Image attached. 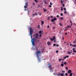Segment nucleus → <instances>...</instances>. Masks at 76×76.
Wrapping results in <instances>:
<instances>
[{"label":"nucleus","instance_id":"49","mask_svg":"<svg viewBox=\"0 0 76 76\" xmlns=\"http://www.w3.org/2000/svg\"><path fill=\"white\" fill-rule=\"evenodd\" d=\"M57 18H58V17H59V15H58L57 16Z\"/></svg>","mask_w":76,"mask_h":76},{"label":"nucleus","instance_id":"24","mask_svg":"<svg viewBox=\"0 0 76 76\" xmlns=\"http://www.w3.org/2000/svg\"><path fill=\"white\" fill-rule=\"evenodd\" d=\"M59 25L61 26H62V24L61 23H59Z\"/></svg>","mask_w":76,"mask_h":76},{"label":"nucleus","instance_id":"48","mask_svg":"<svg viewBox=\"0 0 76 76\" xmlns=\"http://www.w3.org/2000/svg\"><path fill=\"white\" fill-rule=\"evenodd\" d=\"M52 7L51 5H49V7Z\"/></svg>","mask_w":76,"mask_h":76},{"label":"nucleus","instance_id":"47","mask_svg":"<svg viewBox=\"0 0 76 76\" xmlns=\"http://www.w3.org/2000/svg\"><path fill=\"white\" fill-rule=\"evenodd\" d=\"M66 57L67 58H69V56H66Z\"/></svg>","mask_w":76,"mask_h":76},{"label":"nucleus","instance_id":"17","mask_svg":"<svg viewBox=\"0 0 76 76\" xmlns=\"http://www.w3.org/2000/svg\"><path fill=\"white\" fill-rule=\"evenodd\" d=\"M52 28H53V29H56V28L55 26H53L52 27Z\"/></svg>","mask_w":76,"mask_h":76},{"label":"nucleus","instance_id":"1","mask_svg":"<svg viewBox=\"0 0 76 76\" xmlns=\"http://www.w3.org/2000/svg\"><path fill=\"white\" fill-rule=\"evenodd\" d=\"M38 33L35 34L33 35V37L34 38L33 39H31V42L32 44V45H34V46H35V45L34 44V41L35 40L36 41H37V42H38L39 41L38 40Z\"/></svg>","mask_w":76,"mask_h":76},{"label":"nucleus","instance_id":"45","mask_svg":"<svg viewBox=\"0 0 76 76\" xmlns=\"http://www.w3.org/2000/svg\"><path fill=\"white\" fill-rule=\"evenodd\" d=\"M64 59H66V57L65 56L64 57Z\"/></svg>","mask_w":76,"mask_h":76},{"label":"nucleus","instance_id":"31","mask_svg":"<svg viewBox=\"0 0 76 76\" xmlns=\"http://www.w3.org/2000/svg\"><path fill=\"white\" fill-rule=\"evenodd\" d=\"M39 34H41L42 32L41 31H39Z\"/></svg>","mask_w":76,"mask_h":76},{"label":"nucleus","instance_id":"32","mask_svg":"<svg viewBox=\"0 0 76 76\" xmlns=\"http://www.w3.org/2000/svg\"><path fill=\"white\" fill-rule=\"evenodd\" d=\"M61 4H63V0H61Z\"/></svg>","mask_w":76,"mask_h":76},{"label":"nucleus","instance_id":"37","mask_svg":"<svg viewBox=\"0 0 76 76\" xmlns=\"http://www.w3.org/2000/svg\"><path fill=\"white\" fill-rule=\"evenodd\" d=\"M56 53H58V50H56Z\"/></svg>","mask_w":76,"mask_h":76},{"label":"nucleus","instance_id":"41","mask_svg":"<svg viewBox=\"0 0 76 76\" xmlns=\"http://www.w3.org/2000/svg\"><path fill=\"white\" fill-rule=\"evenodd\" d=\"M58 75H61V74L60 73H58Z\"/></svg>","mask_w":76,"mask_h":76},{"label":"nucleus","instance_id":"19","mask_svg":"<svg viewBox=\"0 0 76 76\" xmlns=\"http://www.w3.org/2000/svg\"><path fill=\"white\" fill-rule=\"evenodd\" d=\"M61 11H63V7H61Z\"/></svg>","mask_w":76,"mask_h":76},{"label":"nucleus","instance_id":"43","mask_svg":"<svg viewBox=\"0 0 76 76\" xmlns=\"http://www.w3.org/2000/svg\"><path fill=\"white\" fill-rule=\"evenodd\" d=\"M68 26V28H71V26Z\"/></svg>","mask_w":76,"mask_h":76},{"label":"nucleus","instance_id":"40","mask_svg":"<svg viewBox=\"0 0 76 76\" xmlns=\"http://www.w3.org/2000/svg\"><path fill=\"white\" fill-rule=\"evenodd\" d=\"M63 13H61V16H63Z\"/></svg>","mask_w":76,"mask_h":76},{"label":"nucleus","instance_id":"64","mask_svg":"<svg viewBox=\"0 0 76 76\" xmlns=\"http://www.w3.org/2000/svg\"><path fill=\"white\" fill-rule=\"evenodd\" d=\"M35 15V14H34L33 15V16H34Z\"/></svg>","mask_w":76,"mask_h":76},{"label":"nucleus","instance_id":"60","mask_svg":"<svg viewBox=\"0 0 76 76\" xmlns=\"http://www.w3.org/2000/svg\"><path fill=\"white\" fill-rule=\"evenodd\" d=\"M69 43H68V44L66 45H69Z\"/></svg>","mask_w":76,"mask_h":76},{"label":"nucleus","instance_id":"34","mask_svg":"<svg viewBox=\"0 0 76 76\" xmlns=\"http://www.w3.org/2000/svg\"><path fill=\"white\" fill-rule=\"evenodd\" d=\"M61 20H63V18L62 17H61Z\"/></svg>","mask_w":76,"mask_h":76},{"label":"nucleus","instance_id":"39","mask_svg":"<svg viewBox=\"0 0 76 76\" xmlns=\"http://www.w3.org/2000/svg\"><path fill=\"white\" fill-rule=\"evenodd\" d=\"M70 46H73V45H72V44H70Z\"/></svg>","mask_w":76,"mask_h":76},{"label":"nucleus","instance_id":"8","mask_svg":"<svg viewBox=\"0 0 76 76\" xmlns=\"http://www.w3.org/2000/svg\"><path fill=\"white\" fill-rule=\"evenodd\" d=\"M72 50H73V52L74 53H76V51L75 50V48H73Z\"/></svg>","mask_w":76,"mask_h":76},{"label":"nucleus","instance_id":"50","mask_svg":"<svg viewBox=\"0 0 76 76\" xmlns=\"http://www.w3.org/2000/svg\"><path fill=\"white\" fill-rule=\"evenodd\" d=\"M47 28H50V26H48V27H47Z\"/></svg>","mask_w":76,"mask_h":76},{"label":"nucleus","instance_id":"35","mask_svg":"<svg viewBox=\"0 0 76 76\" xmlns=\"http://www.w3.org/2000/svg\"><path fill=\"white\" fill-rule=\"evenodd\" d=\"M71 53V52H68V54H70Z\"/></svg>","mask_w":76,"mask_h":76},{"label":"nucleus","instance_id":"11","mask_svg":"<svg viewBox=\"0 0 76 76\" xmlns=\"http://www.w3.org/2000/svg\"><path fill=\"white\" fill-rule=\"evenodd\" d=\"M50 39L51 40V42H52V41H53L54 40V39L53 38H50Z\"/></svg>","mask_w":76,"mask_h":76},{"label":"nucleus","instance_id":"52","mask_svg":"<svg viewBox=\"0 0 76 76\" xmlns=\"http://www.w3.org/2000/svg\"><path fill=\"white\" fill-rule=\"evenodd\" d=\"M62 39H63V40H64V37H62Z\"/></svg>","mask_w":76,"mask_h":76},{"label":"nucleus","instance_id":"22","mask_svg":"<svg viewBox=\"0 0 76 76\" xmlns=\"http://www.w3.org/2000/svg\"><path fill=\"white\" fill-rule=\"evenodd\" d=\"M64 64L65 65H66V64H67V63H66V62H64Z\"/></svg>","mask_w":76,"mask_h":76},{"label":"nucleus","instance_id":"28","mask_svg":"<svg viewBox=\"0 0 76 76\" xmlns=\"http://www.w3.org/2000/svg\"><path fill=\"white\" fill-rule=\"evenodd\" d=\"M41 24H42V25H43V24H44V21H42Z\"/></svg>","mask_w":76,"mask_h":76},{"label":"nucleus","instance_id":"62","mask_svg":"<svg viewBox=\"0 0 76 76\" xmlns=\"http://www.w3.org/2000/svg\"><path fill=\"white\" fill-rule=\"evenodd\" d=\"M75 41H74L73 42V43H75Z\"/></svg>","mask_w":76,"mask_h":76},{"label":"nucleus","instance_id":"29","mask_svg":"<svg viewBox=\"0 0 76 76\" xmlns=\"http://www.w3.org/2000/svg\"><path fill=\"white\" fill-rule=\"evenodd\" d=\"M65 75L66 76H67L68 75V74H67V73H65Z\"/></svg>","mask_w":76,"mask_h":76},{"label":"nucleus","instance_id":"58","mask_svg":"<svg viewBox=\"0 0 76 76\" xmlns=\"http://www.w3.org/2000/svg\"><path fill=\"white\" fill-rule=\"evenodd\" d=\"M35 15H38V14H37V13H36V14H35Z\"/></svg>","mask_w":76,"mask_h":76},{"label":"nucleus","instance_id":"54","mask_svg":"<svg viewBox=\"0 0 76 76\" xmlns=\"http://www.w3.org/2000/svg\"><path fill=\"white\" fill-rule=\"evenodd\" d=\"M33 5H34L35 4V3H33Z\"/></svg>","mask_w":76,"mask_h":76},{"label":"nucleus","instance_id":"44","mask_svg":"<svg viewBox=\"0 0 76 76\" xmlns=\"http://www.w3.org/2000/svg\"><path fill=\"white\" fill-rule=\"evenodd\" d=\"M66 70H67V69H68V67H66Z\"/></svg>","mask_w":76,"mask_h":76},{"label":"nucleus","instance_id":"15","mask_svg":"<svg viewBox=\"0 0 76 76\" xmlns=\"http://www.w3.org/2000/svg\"><path fill=\"white\" fill-rule=\"evenodd\" d=\"M61 76H64V74L62 73L61 74Z\"/></svg>","mask_w":76,"mask_h":76},{"label":"nucleus","instance_id":"55","mask_svg":"<svg viewBox=\"0 0 76 76\" xmlns=\"http://www.w3.org/2000/svg\"><path fill=\"white\" fill-rule=\"evenodd\" d=\"M65 35H67V33H65Z\"/></svg>","mask_w":76,"mask_h":76},{"label":"nucleus","instance_id":"51","mask_svg":"<svg viewBox=\"0 0 76 76\" xmlns=\"http://www.w3.org/2000/svg\"><path fill=\"white\" fill-rule=\"evenodd\" d=\"M58 46H59L58 45H56V47H58Z\"/></svg>","mask_w":76,"mask_h":76},{"label":"nucleus","instance_id":"20","mask_svg":"<svg viewBox=\"0 0 76 76\" xmlns=\"http://www.w3.org/2000/svg\"><path fill=\"white\" fill-rule=\"evenodd\" d=\"M44 9V12H46V11H47V9Z\"/></svg>","mask_w":76,"mask_h":76},{"label":"nucleus","instance_id":"23","mask_svg":"<svg viewBox=\"0 0 76 76\" xmlns=\"http://www.w3.org/2000/svg\"><path fill=\"white\" fill-rule=\"evenodd\" d=\"M53 39H56V37L54 36H53Z\"/></svg>","mask_w":76,"mask_h":76},{"label":"nucleus","instance_id":"9","mask_svg":"<svg viewBox=\"0 0 76 76\" xmlns=\"http://www.w3.org/2000/svg\"><path fill=\"white\" fill-rule=\"evenodd\" d=\"M71 72H72V70H69L68 71V73H71Z\"/></svg>","mask_w":76,"mask_h":76},{"label":"nucleus","instance_id":"13","mask_svg":"<svg viewBox=\"0 0 76 76\" xmlns=\"http://www.w3.org/2000/svg\"><path fill=\"white\" fill-rule=\"evenodd\" d=\"M64 14H66V13H67H67H68V12L67 13V11H66V10L64 12Z\"/></svg>","mask_w":76,"mask_h":76},{"label":"nucleus","instance_id":"42","mask_svg":"<svg viewBox=\"0 0 76 76\" xmlns=\"http://www.w3.org/2000/svg\"><path fill=\"white\" fill-rule=\"evenodd\" d=\"M40 27V26L39 25L38 26V28H39Z\"/></svg>","mask_w":76,"mask_h":76},{"label":"nucleus","instance_id":"6","mask_svg":"<svg viewBox=\"0 0 76 76\" xmlns=\"http://www.w3.org/2000/svg\"><path fill=\"white\" fill-rule=\"evenodd\" d=\"M57 20V18H56V17H54L53 19H52L51 20V21L52 22H54V20Z\"/></svg>","mask_w":76,"mask_h":76},{"label":"nucleus","instance_id":"4","mask_svg":"<svg viewBox=\"0 0 76 76\" xmlns=\"http://www.w3.org/2000/svg\"><path fill=\"white\" fill-rule=\"evenodd\" d=\"M48 65H49L48 67L50 69V70H51V69H53V68L51 67V65L50 64H49Z\"/></svg>","mask_w":76,"mask_h":76},{"label":"nucleus","instance_id":"56","mask_svg":"<svg viewBox=\"0 0 76 76\" xmlns=\"http://www.w3.org/2000/svg\"><path fill=\"white\" fill-rule=\"evenodd\" d=\"M53 42H56V40H54V41H53Z\"/></svg>","mask_w":76,"mask_h":76},{"label":"nucleus","instance_id":"36","mask_svg":"<svg viewBox=\"0 0 76 76\" xmlns=\"http://www.w3.org/2000/svg\"><path fill=\"white\" fill-rule=\"evenodd\" d=\"M61 59L60 58L59 59V61H61Z\"/></svg>","mask_w":76,"mask_h":76},{"label":"nucleus","instance_id":"21","mask_svg":"<svg viewBox=\"0 0 76 76\" xmlns=\"http://www.w3.org/2000/svg\"><path fill=\"white\" fill-rule=\"evenodd\" d=\"M73 47H76V45H74L72 46Z\"/></svg>","mask_w":76,"mask_h":76},{"label":"nucleus","instance_id":"18","mask_svg":"<svg viewBox=\"0 0 76 76\" xmlns=\"http://www.w3.org/2000/svg\"><path fill=\"white\" fill-rule=\"evenodd\" d=\"M35 2H36V3H38V1L37 0H34Z\"/></svg>","mask_w":76,"mask_h":76},{"label":"nucleus","instance_id":"61","mask_svg":"<svg viewBox=\"0 0 76 76\" xmlns=\"http://www.w3.org/2000/svg\"><path fill=\"white\" fill-rule=\"evenodd\" d=\"M69 28V26H67V27H66V28Z\"/></svg>","mask_w":76,"mask_h":76},{"label":"nucleus","instance_id":"59","mask_svg":"<svg viewBox=\"0 0 76 76\" xmlns=\"http://www.w3.org/2000/svg\"><path fill=\"white\" fill-rule=\"evenodd\" d=\"M70 22L71 23H72V21H70Z\"/></svg>","mask_w":76,"mask_h":76},{"label":"nucleus","instance_id":"16","mask_svg":"<svg viewBox=\"0 0 76 76\" xmlns=\"http://www.w3.org/2000/svg\"><path fill=\"white\" fill-rule=\"evenodd\" d=\"M61 66L62 67H63V66H64V64H61Z\"/></svg>","mask_w":76,"mask_h":76},{"label":"nucleus","instance_id":"33","mask_svg":"<svg viewBox=\"0 0 76 76\" xmlns=\"http://www.w3.org/2000/svg\"><path fill=\"white\" fill-rule=\"evenodd\" d=\"M42 36V35H41V34H40L39 35V37H41Z\"/></svg>","mask_w":76,"mask_h":76},{"label":"nucleus","instance_id":"7","mask_svg":"<svg viewBox=\"0 0 76 76\" xmlns=\"http://www.w3.org/2000/svg\"><path fill=\"white\" fill-rule=\"evenodd\" d=\"M47 44L48 45H51V42H48L47 43Z\"/></svg>","mask_w":76,"mask_h":76},{"label":"nucleus","instance_id":"27","mask_svg":"<svg viewBox=\"0 0 76 76\" xmlns=\"http://www.w3.org/2000/svg\"><path fill=\"white\" fill-rule=\"evenodd\" d=\"M63 4V7H64V6H65V5L64 4Z\"/></svg>","mask_w":76,"mask_h":76},{"label":"nucleus","instance_id":"38","mask_svg":"<svg viewBox=\"0 0 76 76\" xmlns=\"http://www.w3.org/2000/svg\"><path fill=\"white\" fill-rule=\"evenodd\" d=\"M62 73H63V72H64V73H65V71H62Z\"/></svg>","mask_w":76,"mask_h":76},{"label":"nucleus","instance_id":"12","mask_svg":"<svg viewBox=\"0 0 76 76\" xmlns=\"http://www.w3.org/2000/svg\"><path fill=\"white\" fill-rule=\"evenodd\" d=\"M47 19V20H50V17H48Z\"/></svg>","mask_w":76,"mask_h":76},{"label":"nucleus","instance_id":"63","mask_svg":"<svg viewBox=\"0 0 76 76\" xmlns=\"http://www.w3.org/2000/svg\"><path fill=\"white\" fill-rule=\"evenodd\" d=\"M53 25H54L55 24V22H54V23H53Z\"/></svg>","mask_w":76,"mask_h":76},{"label":"nucleus","instance_id":"30","mask_svg":"<svg viewBox=\"0 0 76 76\" xmlns=\"http://www.w3.org/2000/svg\"><path fill=\"white\" fill-rule=\"evenodd\" d=\"M64 10H65V11H66V9L65 7H64Z\"/></svg>","mask_w":76,"mask_h":76},{"label":"nucleus","instance_id":"5","mask_svg":"<svg viewBox=\"0 0 76 76\" xmlns=\"http://www.w3.org/2000/svg\"><path fill=\"white\" fill-rule=\"evenodd\" d=\"M28 6V2H26L25 3V5L24 6V8H27V7Z\"/></svg>","mask_w":76,"mask_h":76},{"label":"nucleus","instance_id":"3","mask_svg":"<svg viewBox=\"0 0 76 76\" xmlns=\"http://www.w3.org/2000/svg\"><path fill=\"white\" fill-rule=\"evenodd\" d=\"M30 34L31 36V38H32V34L33 33V32H34V30L32 29V28L31 27L30 28Z\"/></svg>","mask_w":76,"mask_h":76},{"label":"nucleus","instance_id":"2","mask_svg":"<svg viewBox=\"0 0 76 76\" xmlns=\"http://www.w3.org/2000/svg\"><path fill=\"white\" fill-rule=\"evenodd\" d=\"M32 50H36V51L37 53L36 54L37 57V58L39 61H40V60H41V59H40V58H39V54H41V52L39 51H38V49L37 47H35V48H34L33 47Z\"/></svg>","mask_w":76,"mask_h":76},{"label":"nucleus","instance_id":"10","mask_svg":"<svg viewBox=\"0 0 76 76\" xmlns=\"http://www.w3.org/2000/svg\"><path fill=\"white\" fill-rule=\"evenodd\" d=\"M37 13L39 14V15H40L41 16V15H42V13L41 12H37Z\"/></svg>","mask_w":76,"mask_h":76},{"label":"nucleus","instance_id":"14","mask_svg":"<svg viewBox=\"0 0 76 76\" xmlns=\"http://www.w3.org/2000/svg\"><path fill=\"white\" fill-rule=\"evenodd\" d=\"M72 75H73V74L72 73H70L69 75V76H72Z\"/></svg>","mask_w":76,"mask_h":76},{"label":"nucleus","instance_id":"25","mask_svg":"<svg viewBox=\"0 0 76 76\" xmlns=\"http://www.w3.org/2000/svg\"><path fill=\"white\" fill-rule=\"evenodd\" d=\"M44 2H45V4H47V1H44Z\"/></svg>","mask_w":76,"mask_h":76},{"label":"nucleus","instance_id":"53","mask_svg":"<svg viewBox=\"0 0 76 76\" xmlns=\"http://www.w3.org/2000/svg\"><path fill=\"white\" fill-rule=\"evenodd\" d=\"M53 16H51V19H52V18H53Z\"/></svg>","mask_w":76,"mask_h":76},{"label":"nucleus","instance_id":"46","mask_svg":"<svg viewBox=\"0 0 76 76\" xmlns=\"http://www.w3.org/2000/svg\"><path fill=\"white\" fill-rule=\"evenodd\" d=\"M53 46H56V44H54L53 45Z\"/></svg>","mask_w":76,"mask_h":76},{"label":"nucleus","instance_id":"26","mask_svg":"<svg viewBox=\"0 0 76 76\" xmlns=\"http://www.w3.org/2000/svg\"><path fill=\"white\" fill-rule=\"evenodd\" d=\"M50 5H51V6L52 5H53V4H52V2H50Z\"/></svg>","mask_w":76,"mask_h":76},{"label":"nucleus","instance_id":"57","mask_svg":"<svg viewBox=\"0 0 76 76\" xmlns=\"http://www.w3.org/2000/svg\"><path fill=\"white\" fill-rule=\"evenodd\" d=\"M61 60H64V59H61Z\"/></svg>","mask_w":76,"mask_h":76}]
</instances>
